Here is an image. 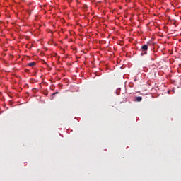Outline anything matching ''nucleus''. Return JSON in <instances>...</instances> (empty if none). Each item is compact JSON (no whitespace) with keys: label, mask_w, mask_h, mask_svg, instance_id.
I'll list each match as a JSON object with an SVG mask.
<instances>
[{"label":"nucleus","mask_w":181,"mask_h":181,"mask_svg":"<svg viewBox=\"0 0 181 181\" xmlns=\"http://www.w3.org/2000/svg\"><path fill=\"white\" fill-rule=\"evenodd\" d=\"M148 45H144L143 46H141V51L144 52V53H141V55L144 56V55H146L148 54V52L146 51H148Z\"/></svg>","instance_id":"f257e3e1"},{"label":"nucleus","mask_w":181,"mask_h":181,"mask_svg":"<svg viewBox=\"0 0 181 181\" xmlns=\"http://www.w3.org/2000/svg\"><path fill=\"white\" fill-rule=\"evenodd\" d=\"M141 100H143V98H141V96H139V97L136 98V102H141Z\"/></svg>","instance_id":"f03ea898"},{"label":"nucleus","mask_w":181,"mask_h":181,"mask_svg":"<svg viewBox=\"0 0 181 181\" xmlns=\"http://www.w3.org/2000/svg\"><path fill=\"white\" fill-rule=\"evenodd\" d=\"M35 65H36L35 62H31V63L28 64V66H30V67H33Z\"/></svg>","instance_id":"7ed1b4c3"},{"label":"nucleus","mask_w":181,"mask_h":181,"mask_svg":"<svg viewBox=\"0 0 181 181\" xmlns=\"http://www.w3.org/2000/svg\"><path fill=\"white\" fill-rule=\"evenodd\" d=\"M57 93L58 92H55L54 93H52V96L57 95Z\"/></svg>","instance_id":"20e7f679"},{"label":"nucleus","mask_w":181,"mask_h":181,"mask_svg":"<svg viewBox=\"0 0 181 181\" xmlns=\"http://www.w3.org/2000/svg\"><path fill=\"white\" fill-rule=\"evenodd\" d=\"M29 70L28 69H25V71L28 72Z\"/></svg>","instance_id":"39448f33"},{"label":"nucleus","mask_w":181,"mask_h":181,"mask_svg":"<svg viewBox=\"0 0 181 181\" xmlns=\"http://www.w3.org/2000/svg\"><path fill=\"white\" fill-rule=\"evenodd\" d=\"M152 61H154V59H151Z\"/></svg>","instance_id":"423d86ee"}]
</instances>
